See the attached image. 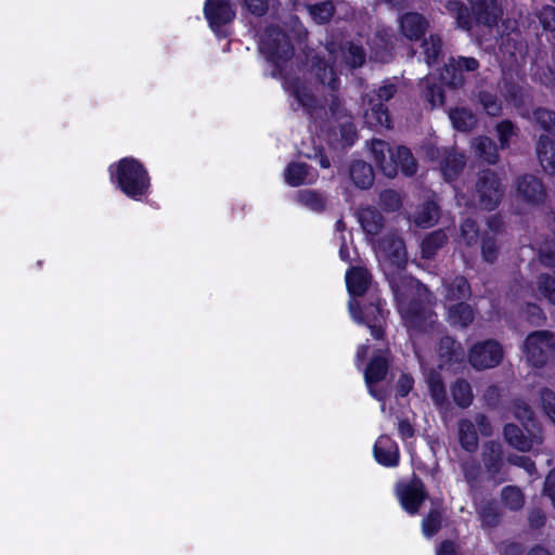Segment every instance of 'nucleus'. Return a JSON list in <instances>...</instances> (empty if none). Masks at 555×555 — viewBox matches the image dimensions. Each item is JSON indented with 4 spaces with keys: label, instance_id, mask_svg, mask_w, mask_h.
Wrapping results in <instances>:
<instances>
[{
    "label": "nucleus",
    "instance_id": "nucleus-40",
    "mask_svg": "<svg viewBox=\"0 0 555 555\" xmlns=\"http://www.w3.org/2000/svg\"><path fill=\"white\" fill-rule=\"evenodd\" d=\"M449 118L455 130L468 132L473 129L475 118L473 114L465 107H454L449 111Z\"/></svg>",
    "mask_w": 555,
    "mask_h": 555
},
{
    "label": "nucleus",
    "instance_id": "nucleus-9",
    "mask_svg": "<svg viewBox=\"0 0 555 555\" xmlns=\"http://www.w3.org/2000/svg\"><path fill=\"white\" fill-rule=\"evenodd\" d=\"M503 357L502 345L493 338L476 341L467 352L468 363L476 371L496 367L502 362Z\"/></svg>",
    "mask_w": 555,
    "mask_h": 555
},
{
    "label": "nucleus",
    "instance_id": "nucleus-34",
    "mask_svg": "<svg viewBox=\"0 0 555 555\" xmlns=\"http://www.w3.org/2000/svg\"><path fill=\"white\" fill-rule=\"evenodd\" d=\"M447 242L448 236L441 229L428 233L421 242L422 258L433 259Z\"/></svg>",
    "mask_w": 555,
    "mask_h": 555
},
{
    "label": "nucleus",
    "instance_id": "nucleus-25",
    "mask_svg": "<svg viewBox=\"0 0 555 555\" xmlns=\"http://www.w3.org/2000/svg\"><path fill=\"white\" fill-rule=\"evenodd\" d=\"M535 153L543 171L547 175H554L555 141L546 134H541L537 141Z\"/></svg>",
    "mask_w": 555,
    "mask_h": 555
},
{
    "label": "nucleus",
    "instance_id": "nucleus-17",
    "mask_svg": "<svg viewBox=\"0 0 555 555\" xmlns=\"http://www.w3.org/2000/svg\"><path fill=\"white\" fill-rule=\"evenodd\" d=\"M310 73L319 83L327 86L332 92H337L339 90L340 79L334 69V66L326 61L325 56L320 54L311 56Z\"/></svg>",
    "mask_w": 555,
    "mask_h": 555
},
{
    "label": "nucleus",
    "instance_id": "nucleus-38",
    "mask_svg": "<svg viewBox=\"0 0 555 555\" xmlns=\"http://www.w3.org/2000/svg\"><path fill=\"white\" fill-rule=\"evenodd\" d=\"M478 516L483 527L495 528L500 525L502 514L498 502L493 499L486 501L478 509Z\"/></svg>",
    "mask_w": 555,
    "mask_h": 555
},
{
    "label": "nucleus",
    "instance_id": "nucleus-30",
    "mask_svg": "<svg viewBox=\"0 0 555 555\" xmlns=\"http://www.w3.org/2000/svg\"><path fill=\"white\" fill-rule=\"evenodd\" d=\"M349 176L353 184L361 190L370 189L375 179L372 165L364 160H353L349 168Z\"/></svg>",
    "mask_w": 555,
    "mask_h": 555
},
{
    "label": "nucleus",
    "instance_id": "nucleus-12",
    "mask_svg": "<svg viewBox=\"0 0 555 555\" xmlns=\"http://www.w3.org/2000/svg\"><path fill=\"white\" fill-rule=\"evenodd\" d=\"M396 493L401 507L411 516L418 514L422 505L428 499L425 483L416 475H413L406 482H399Z\"/></svg>",
    "mask_w": 555,
    "mask_h": 555
},
{
    "label": "nucleus",
    "instance_id": "nucleus-31",
    "mask_svg": "<svg viewBox=\"0 0 555 555\" xmlns=\"http://www.w3.org/2000/svg\"><path fill=\"white\" fill-rule=\"evenodd\" d=\"M466 165L464 154L456 152H447L440 163L441 172L446 181L451 182L456 180Z\"/></svg>",
    "mask_w": 555,
    "mask_h": 555
},
{
    "label": "nucleus",
    "instance_id": "nucleus-6",
    "mask_svg": "<svg viewBox=\"0 0 555 555\" xmlns=\"http://www.w3.org/2000/svg\"><path fill=\"white\" fill-rule=\"evenodd\" d=\"M386 301L376 293H369L363 305L357 299L349 301V311L358 322L365 324L372 337L376 340L385 339L386 317L389 313L385 310Z\"/></svg>",
    "mask_w": 555,
    "mask_h": 555
},
{
    "label": "nucleus",
    "instance_id": "nucleus-61",
    "mask_svg": "<svg viewBox=\"0 0 555 555\" xmlns=\"http://www.w3.org/2000/svg\"><path fill=\"white\" fill-rule=\"evenodd\" d=\"M328 111L332 117L338 119L341 117L347 118L346 109L344 108V104L337 92H333L330 94V103Z\"/></svg>",
    "mask_w": 555,
    "mask_h": 555
},
{
    "label": "nucleus",
    "instance_id": "nucleus-60",
    "mask_svg": "<svg viewBox=\"0 0 555 555\" xmlns=\"http://www.w3.org/2000/svg\"><path fill=\"white\" fill-rule=\"evenodd\" d=\"M414 387V378L410 373H402L396 384V395L405 398Z\"/></svg>",
    "mask_w": 555,
    "mask_h": 555
},
{
    "label": "nucleus",
    "instance_id": "nucleus-4",
    "mask_svg": "<svg viewBox=\"0 0 555 555\" xmlns=\"http://www.w3.org/2000/svg\"><path fill=\"white\" fill-rule=\"evenodd\" d=\"M372 155L374 163L387 178H395L399 172L412 177L417 171L416 160L406 146L401 145L393 150L383 140H373Z\"/></svg>",
    "mask_w": 555,
    "mask_h": 555
},
{
    "label": "nucleus",
    "instance_id": "nucleus-16",
    "mask_svg": "<svg viewBox=\"0 0 555 555\" xmlns=\"http://www.w3.org/2000/svg\"><path fill=\"white\" fill-rule=\"evenodd\" d=\"M434 315L435 313L421 298H412L404 311V319L408 324L418 332H426L431 327Z\"/></svg>",
    "mask_w": 555,
    "mask_h": 555
},
{
    "label": "nucleus",
    "instance_id": "nucleus-43",
    "mask_svg": "<svg viewBox=\"0 0 555 555\" xmlns=\"http://www.w3.org/2000/svg\"><path fill=\"white\" fill-rule=\"evenodd\" d=\"M476 155L485 160L486 163L493 165L499 159V152L495 142L486 135L479 137L477 139L476 145Z\"/></svg>",
    "mask_w": 555,
    "mask_h": 555
},
{
    "label": "nucleus",
    "instance_id": "nucleus-36",
    "mask_svg": "<svg viewBox=\"0 0 555 555\" xmlns=\"http://www.w3.org/2000/svg\"><path fill=\"white\" fill-rule=\"evenodd\" d=\"M429 395L436 406L442 408L448 402L446 385L441 375L431 370L426 376Z\"/></svg>",
    "mask_w": 555,
    "mask_h": 555
},
{
    "label": "nucleus",
    "instance_id": "nucleus-56",
    "mask_svg": "<svg viewBox=\"0 0 555 555\" xmlns=\"http://www.w3.org/2000/svg\"><path fill=\"white\" fill-rule=\"evenodd\" d=\"M346 57L352 68H359L365 63L366 54L362 46L350 43Z\"/></svg>",
    "mask_w": 555,
    "mask_h": 555
},
{
    "label": "nucleus",
    "instance_id": "nucleus-48",
    "mask_svg": "<svg viewBox=\"0 0 555 555\" xmlns=\"http://www.w3.org/2000/svg\"><path fill=\"white\" fill-rule=\"evenodd\" d=\"M478 102L487 115L498 117L502 114V102L495 93L481 90L478 93Z\"/></svg>",
    "mask_w": 555,
    "mask_h": 555
},
{
    "label": "nucleus",
    "instance_id": "nucleus-7",
    "mask_svg": "<svg viewBox=\"0 0 555 555\" xmlns=\"http://www.w3.org/2000/svg\"><path fill=\"white\" fill-rule=\"evenodd\" d=\"M505 196V185L492 169L480 170L475 182L473 197L486 211L495 210Z\"/></svg>",
    "mask_w": 555,
    "mask_h": 555
},
{
    "label": "nucleus",
    "instance_id": "nucleus-35",
    "mask_svg": "<svg viewBox=\"0 0 555 555\" xmlns=\"http://www.w3.org/2000/svg\"><path fill=\"white\" fill-rule=\"evenodd\" d=\"M451 397L453 402L461 409L468 408L474 400L473 389L470 384L460 377L456 378L450 386Z\"/></svg>",
    "mask_w": 555,
    "mask_h": 555
},
{
    "label": "nucleus",
    "instance_id": "nucleus-24",
    "mask_svg": "<svg viewBox=\"0 0 555 555\" xmlns=\"http://www.w3.org/2000/svg\"><path fill=\"white\" fill-rule=\"evenodd\" d=\"M389 261L397 268H404L408 262V253L403 238L397 235H387L380 242Z\"/></svg>",
    "mask_w": 555,
    "mask_h": 555
},
{
    "label": "nucleus",
    "instance_id": "nucleus-14",
    "mask_svg": "<svg viewBox=\"0 0 555 555\" xmlns=\"http://www.w3.org/2000/svg\"><path fill=\"white\" fill-rule=\"evenodd\" d=\"M203 11L210 29L217 35L220 34L223 26L232 23L236 16L231 0H206Z\"/></svg>",
    "mask_w": 555,
    "mask_h": 555
},
{
    "label": "nucleus",
    "instance_id": "nucleus-8",
    "mask_svg": "<svg viewBox=\"0 0 555 555\" xmlns=\"http://www.w3.org/2000/svg\"><path fill=\"white\" fill-rule=\"evenodd\" d=\"M524 352L534 367H543L555 358V336L550 331L530 333L524 343Z\"/></svg>",
    "mask_w": 555,
    "mask_h": 555
},
{
    "label": "nucleus",
    "instance_id": "nucleus-20",
    "mask_svg": "<svg viewBox=\"0 0 555 555\" xmlns=\"http://www.w3.org/2000/svg\"><path fill=\"white\" fill-rule=\"evenodd\" d=\"M284 89L297 101L298 107L304 108L306 114L312 115L315 112L317 98L299 77L285 80Z\"/></svg>",
    "mask_w": 555,
    "mask_h": 555
},
{
    "label": "nucleus",
    "instance_id": "nucleus-37",
    "mask_svg": "<svg viewBox=\"0 0 555 555\" xmlns=\"http://www.w3.org/2000/svg\"><path fill=\"white\" fill-rule=\"evenodd\" d=\"M501 94L514 107L519 108L525 104L524 88L512 77L503 78Z\"/></svg>",
    "mask_w": 555,
    "mask_h": 555
},
{
    "label": "nucleus",
    "instance_id": "nucleus-62",
    "mask_svg": "<svg viewBox=\"0 0 555 555\" xmlns=\"http://www.w3.org/2000/svg\"><path fill=\"white\" fill-rule=\"evenodd\" d=\"M528 524L529 527L533 530L543 528L546 524L545 513L539 507L532 508L528 515Z\"/></svg>",
    "mask_w": 555,
    "mask_h": 555
},
{
    "label": "nucleus",
    "instance_id": "nucleus-63",
    "mask_svg": "<svg viewBox=\"0 0 555 555\" xmlns=\"http://www.w3.org/2000/svg\"><path fill=\"white\" fill-rule=\"evenodd\" d=\"M542 493L551 500L552 506L555 508V468L546 475Z\"/></svg>",
    "mask_w": 555,
    "mask_h": 555
},
{
    "label": "nucleus",
    "instance_id": "nucleus-28",
    "mask_svg": "<svg viewBox=\"0 0 555 555\" xmlns=\"http://www.w3.org/2000/svg\"><path fill=\"white\" fill-rule=\"evenodd\" d=\"M328 134L331 138L333 137V141L341 149L352 146L358 140L357 127L351 116H347L346 120L337 127H332Z\"/></svg>",
    "mask_w": 555,
    "mask_h": 555
},
{
    "label": "nucleus",
    "instance_id": "nucleus-55",
    "mask_svg": "<svg viewBox=\"0 0 555 555\" xmlns=\"http://www.w3.org/2000/svg\"><path fill=\"white\" fill-rule=\"evenodd\" d=\"M540 399L544 413L555 424V392L544 387L540 390Z\"/></svg>",
    "mask_w": 555,
    "mask_h": 555
},
{
    "label": "nucleus",
    "instance_id": "nucleus-23",
    "mask_svg": "<svg viewBox=\"0 0 555 555\" xmlns=\"http://www.w3.org/2000/svg\"><path fill=\"white\" fill-rule=\"evenodd\" d=\"M439 358L449 365L462 364L465 352L462 344L450 335L440 337L438 343Z\"/></svg>",
    "mask_w": 555,
    "mask_h": 555
},
{
    "label": "nucleus",
    "instance_id": "nucleus-54",
    "mask_svg": "<svg viewBox=\"0 0 555 555\" xmlns=\"http://www.w3.org/2000/svg\"><path fill=\"white\" fill-rule=\"evenodd\" d=\"M496 133L500 142V147L502 150L509 146V140L513 135L516 134V127L509 119L501 120L496 127Z\"/></svg>",
    "mask_w": 555,
    "mask_h": 555
},
{
    "label": "nucleus",
    "instance_id": "nucleus-53",
    "mask_svg": "<svg viewBox=\"0 0 555 555\" xmlns=\"http://www.w3.org/2000/svg\"><path fill=\"white\" fill-rule=\"evenodd\" d=\"M382 208L387 212L398 211L402 206L399 193L392 189H386L379 194Z\"/></svg>",
    "mask_w": 555,
    "mask_h": 555
},
{
    "label": "nucleus",
    "instance_id": "nucleus-59",
    "mask_svg": "<svg viewBox=\"0 0 555 555\" xmlns=\"http://www.w3.org/2000/svg\"><path fill=\"white\" fill-rule=\"evenodd\" d=\"M506 461L511 465L525 469L530 475L537 472L535 463L527 455L509 454Z\"/></svg>",
    "mask_w": 555,
    "mask_h": 555
},
{
    "label": "nucleus",
    "instance_id": "nucleus-49",
    "mask_svg": "<svg viewBox=\"0 0 555 555\" xmlns=\"http://www.w3.org/2000/svg\"><path fill=\"white\" fill-rule=\"evenodd\" d=\"M511 410L513 412V415L524 423H528V426H532L533 424H540L539 421L534 416V412L530 408L528 403H526L525 400L516 398L513 399L511 402Z\"/></svg>",
    "mask_w": 555,
    "mask_h": 555
},
{
    "label": "nucleus",
    "instance_id": "nucleus-1",
    "mask_svg": "<svg viewBox=\"0 0 555 555\" xmlns=\"http://www.w3.org/2000/svg\"><path fill=\"white\" fill-rule=\"evenodd\" d=\"M480 67L479 61L474 56H451L440 72V77L428 75L420 80V96L426 107L434 109L446 102L443 83L449 88H463L467 75L476 73Z\"/></svg>",
    "mask_w": 555,
    "mask_h": 555
},
{
    "label": "nucleus",
    "instance_id": "nucleus-46",
    "mask_svg": "<svg viewBox=\"0 0 555 555\" xmlns=\"http://www.w3.org/2000/svg\"><path fill=\"white\" fill-rule=\"evenodd\" d=\"M460 236L467 247L476 246L481 238L477 221L470 217L465 218L460 225Z\"/></svg>",
    "mask_w": 555,
    "mask_h": 555
},
{
    "label": "nucleus",
    "instance_id": "nucleus-19",
    "mask_svg": "<svg viewBox=\"0 0 555 555\" xmlns=\"http://www.w3.org/2000/svg\"><path fill=\"white\" fill-rule=\"evenodd\" d=\"M481 461L490 478L496 479L505 465L504 451L498 441L489 440L483 443Z\"/></svg>",
    "mask_w": 555,
    "mask_h": 555
},
{
    "label": "nucleus",
    "instance_id": "nucleus-64",
    "mask_svg": "<svg viewBox=\"0 0 555 555\" xmlns=\"http://www.w3.org/2000/svg\"><path fill=\"white\" fill-rule=\"evenodd\" d=\"M459 544L453 540H442L436 547V555H457Z\"/></svg>",
    "mask_w": 555,
    "mask_h": 555
},
{
    "label": "nucleus",
    "instance_id": "nucleus-50",
    "mask_svg": "<svg viewBox=\"0 0 555 555\" xmlns=\"http://www.w3.org/2000/svg\"><path fill=\"white\" fill-rule=\"evenodd\" d=\"M309 13L317 24L323 25L328 23L334 16L335 7L330 0L322 1L310 5Z\"/></svg>",
    "mask_w": 555,
    "mask_h": 555
},
{
    "label": "nucleus",
    "instance_id": "nucleus-58",
    "mask_svg": "<svg viewBox=\"0 0 555 555\" xmlns=\"http://www.w3.org/2000/svg\"><path fill=\"white\" fill-rule=\"evenodd\" d=\"M242 7L251 15L262 17L268 13L269 0H242Z\"/></svg>",
    "mask_w": 555,
    "mask_h": 555
},
{
    "label": "nucleus",
    "instance_id": "nucleus-41",
    "mask_svg": "<svg viewBox=\"0 0 555 555\" xmlns=\"http://www.w3.org/2000/svg\"><path fill=\"white\" fill-rule=\"evenodd\" d=\"M481 258L487 263H494L500 256V246L496 236L490 232H483L480 238Z\"/></svg>",
    "mask_w": 555,
    "mask_h": 555
},
{
    "label": "nucleus",
    "instance_id": "nucleus-27",
    "mask_svg": "<svg viewBox=\"0 0 555 555\" xmlns=\"http://www.w3.org/2000/svg\"><path fill=\"white\" fill-rule=\"evenodd\" d=\"M433 507L422 519V533L425 538L430 539L435 537L442 527L443 509L442 500L433 499Z\"/></svg>",
    "mask_w": 555,
    "mask_h": 555
},
{
    "label": "nucleus",
    "instance_id": "nucleus-26",
    "mask_svg": "<svg viewBox=\"0 0 555 555\" xmlns=\"http://www.w3.org/2000/svg\"><path fill=\"white\" fill-rule=\"evenodd\" d=\"M358 219L363 232L372 237L378 235L385 225L383 214L373 206L361 208L358 212Z\"/></svg>",
    "mask_w": 555,
    "mask_h": 555
},
{
    "label": "nucleus",
    "instance_id": "nucleus-15",
    "mask_svg": "<svg viewBox=\"0 0 555 555\" xmlns=\"http://www.w3.org/2000/svg\"><path fill=\"white\" fill-rule=\"evenodd\" d=\"M516 192L518 198L529 206L542 205L547 197L546 188L542 180L529 173L517 179Z\"/></svg>",
    "mask_w": 555,
    "mask_h": 555
},
{
    "label": "nucleus",
    "instance_id": "nucleus-21",
    "mask_svg": "<svg viewBox=\"0 0 555 555\" xmlns=\"http://www.w3.org/2000/svg\"><path fill=\"white\" fill-rule=\"evenodd\" d=\"M345 280L347 291L353 299L369 294L367 291L372 283V274L366 268L360 266L351 267L346 272Z\"/></svg>",
    "mask_w": 555,
    "mask_h": 555
},
{
    "label": "nucleus",
    "instance_id": "nucleus-18",
    "mask_svg": "<svg viewBox=\"0 0 555 555\" xmlns=\"http://www.w3.org/2000/svg\"><path fill=\"white\" fill-rule=\"evenodd\" d=\"M373 455L375 461L384 467H397L400 462L399 446L388 435H380L376 439Z\"/></svg>",
    "mask_w": 555,
    "mask_h": 555
},
{
    "label": "nucleus",
    "instance_id": "nucleus-57",
    "mask_svg": "<svg viewBox=\"0 0 555 555\" xmlns=\"http://www.w3.org/2000/svg\"><path fill=\"white\" fill-rule=\"evenodd\" d=\"M539 23L545 31L555 30V8L544 5L537 14Z\"/></svg>",
    "mask_w": 555,
    "mask_h": 555
},
{
    "label": "nucleus",
    "instance_id": "nucleus-3",
    "mask_svg": "<svg viewBox=\"0 0 555 555\" xmlns=\"http://www.w3.org/2000/svg\"><path fill=\"white\" fill-rule=\"evenodd\" d=\"M444 8L455 17L457 27L467 31L474 25L493 27L502 15L501 1L496 0H472L470 8L461 0H448Z\"/></svg>",
    "mask_w": 555,
    "mask_h": 555
},
{
    "label": "nucleus",
    "instance_id": "nucleus-13",
    "mask_svg": "<svg viewBox=\"0 0 555 555\" xmlns=\"http://www.w3.org/2000/svg\"><path fill=\"white\" fill-rule=\"evenodd\" d=\"M397 92L393 83H386L374 91V95L370 98V109L365 112V117L374 126H384L390 128L391 118L386 102L391 100Z\"/></svg>",
    "mask_w": 555,
    "mask_h": 555
},
{
    "label": "nucleus",
    "instance_id": "nucleus-39",
    "mask_svg": "<svg viewBox=\"0 0 555 555\" xmlns=\"http://www.w3.org/2000/svg\"><path fill=\"white\" fill-rule=\"evenodd\" d=\"M297 201L315 212H322L326 206V197L317 190L306 189L298 191Z\"/></svg>",
    "mask_w": 555,
    "mask_h": 555
},
{
    "label": "nucleus",
    "instance_id": "nucleus-2",
    "mask_svg": "<svg viewBox=\"0 0 555 555\" xmlns=\"http://www.w3.org/2000/svg\"><path fill=\"white\" fill-rule=\"evenodd\" d=\"M107 172L115 189L134 202H143L152 193V178L149 170L140 159L133 156H125L112 163Z\"/></svg>",
    "mask_w": 555,
    "mask_h": 555
},
{
    "label": "nucleus",
    "instance_id": "nucleus-22",
    "mask_svg": "<svg viewBox=\"0 0 555 555\" xmlns=\"http://www.w3.org/2000/svg\"><path fill=\"white\" fill-rule=\"evenodd\" d=\"M429 24L425 16L417 12H406L399 18L401 34L412 41L422 39Z\"/></svg>",
    "mask_w": 555,
    "mask_h": 555
},
{
    "label": "nucleus",
    "instance_id": "nucleus-5",
    "mask_svg": "<svg viewBox=\"0 0 555 555\" xmlns=\"http://www.w3.org/2000/svg\"><path fill=\"white\" fill-rule=\"evenodd\" d=\"M259 51L273 65L272 76L278 77L294 56L295 47L287 31L278 25H269L260 35Z\"/></svg>",
    "mask_w": 555,
    "mask_h": 555
},
{
    "label": "nucleus",
    "instance_id": "nucleus-47",
    "mask_svg": "<svg viewBox=\"0 0 555 555\" xmlns=\"http://www.w3.org/2000/svg\"><path fill=\"white\" fill-rule=\"evenodd\" d=\"M533 120L540 129L555 137V112L545 107H537L532 112Z\"/></svg>",
    "mask_w": 555,
    "mask_h": 555
},
{
    "label": "nucleus",
    "instance_id": "nucleus-10",
    "mask_svg": "<svg viewBox=\"0 0 555 555\" xmlns=\"http://www.w3.org/2000/svg\"><path fill=\"white\" fill-rule=\"evenodd\" d=\"M520 428L514 423H507L503 427V437L507 444L520 452H528L534 444L543 442V430L541 424L528 426L524 423Z\"/></svg>",
    "mask_w": 555,
    "mask_h": 555
},
{
    "label": "nucleus",
    "instance_id": "nucleus-52",
    "mask_svg": "<svg viewBox=\"0 0 555 555\" xmlns=\"http://www.w3.org/2000/svg\"><path fill=\"white\" fill-rule=\"evenodd\" d=\"M539 293L552 305H555V279L548 273H541L537 280Z\"/></svg>",
    "mask_w": 555,
    "mask_h": 555
},
{
    "label": "nucleus",
    "instance_id": "nucleus-45",
    "mask_svg": "<svg viewBox=\"0 0 555 555\" xmlns=\"http://www.w3.org/2000/svg\"><path fill=\"white\" fill-rule=\"evenodd\" d=\"M309 168L306 163H289L284 171L286 183L293 188L302 185L306 182Z\"/></svg>",
    "mask_w": 555,
    "mask_h": 555
},
{
    "label": "nucleus",
    "instance_id": "nucleus-51",
    "mask_svg": "<svg viewBox=\"0 0 555 555\" xmlns=\"http://www.w3.org/2000/svg\"><path fill=\"white\" fill-rule=\"evenodd\" d=\"M423 48L426 63L428 65L436 64L442 53V40L440 36L431 34L428 39H424Z\"/></svg>",
    "mask_w": 555,
    "mask_h": 555
},
{
    "label": "nucleus",
    "instance_id": "nucleus-11",
    "mask_svg": "<svg viewBox=\"0 0 555 555\" xmlns=\"http://www.w3.org/2000/svg\"><path fill=\"white\" fill-rule=\"evenodd\" d=\"M390 350L386 347L385 349L375 350L364 369V382L369 393L377 400H382L383 397L379 391L375 389V386L386 379L390 369Z\"/></svg>",
    "mask_w": 555,
    "mask_h": 555
},
{
    "label": "nucleus",
    "instance_id": "nucleus-29",
    "mask_svg": "<svg viewBox=\"0 0 555 555\" xmlns=\"http://www.w3.org/2000/svg\"><path fill=\"white\" fill-rule=\"evenodd\" d=\"M444 299L447 301H466L472 297V287L464 275H456L451 281L444 282Z\"/></svg>",
    "mask_w": 555,
    "mask_h": 555
},
{
    "label": "nucleus",
    "instance_id": "nucleus-42",
    "mask_svg": "<svg viewBox=\"0 0 555 555\" xmlns=\"http://www.w3.org/2000/svg\"><path fill=\"white\" fill-rule=\"evenodd\" d=\"M438 215V204L434 201H427L417 209L414 222L421 228H429L437 221Z\"/></svg>",
    "mask_w": 555,
    "mask_h": 555
},
{
    "label": "nucleus",
    "instance_id": "nucleus-44",
    "mask_svg": "<svg viewBox=\"0 0 555 555\" xmlns=\"http://www.w3.org/2000/svg\"><path fill=\"white\" fill-rule=\"evenodd\" d=\"M501 501L506 508L517 512L525 505V495L517 486H505L501 491Z\"/></svg>",
    "mask_w": 555,
    "mask_h": 555
},
{
    "label": "nucleus",
    "instance_id": "nucleus-32",
    "mask_svg": "<svg viewBox=\"0 0 555 555\" xmlns=\"http://www.w3.org/2000/svg\"><path fill=\"white\" fill-rule=\"evenodd\" d=\"M457 433L462 449L468 453H475L479 444L475 424L468 418H462L457 423Z\"/></svg>",
    "mask_w": 555,
    "mask_h": 555
},
{
    "label": "nucleus",
    "instance_id": "nucleus-33",
    "mask_svg": "<svg viewBox=\"0 0 555 555\" xmlns=\"http://www.w3.org/2000/svg\"><path fill=\"white\" fill-rule=\"evenodd\" d=\"M474 318V310L466 301L455 302L448 308V320L451 325L467 327Z\"/></svg>",
    "mask_w": 555,
    "mask_h": 555
}]
</instances>
